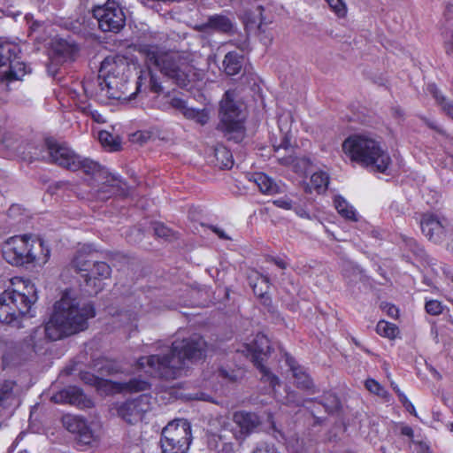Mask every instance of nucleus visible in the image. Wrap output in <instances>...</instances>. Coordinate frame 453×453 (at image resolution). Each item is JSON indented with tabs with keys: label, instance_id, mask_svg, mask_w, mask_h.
Returning <instances> with one entry per match:
<instances>
[{
	"label": "nucleus",
	"instance_id": "1",
	"mask_svg": "<svg viewBox=\"0 0 453 453\" xmlns=\"http://www.w3.org/2000/svg\"><path fill=\"white\" fill-rule=\"evenodd\" d=\"M95 315V308L90 303L72 297L65 291L61 299L55 303L49 321L44 326L34 328L24 339V344L36 353L42 351L50 342L87 329L88 320Z\"/></svg>",
	"mask_w": 453,
	"mask_h": 453
},
{
	"label": "nucleus",
	"instance_id": "2",
	"mask_svg": "<svg viewBox=\"0 0 453 453\" xmlns=\"http://www.w3.org/2000/svg\"><path fill=\"white\" fill-rule=\"evenodd\" d=\"M207 343L199 334H192L173 342L167 354L140 357L136 365L139 370L155 377L172 380L178 376L186 361L196 362L205 357Z\"/></svg>",
	"mask_w": 453,
	"mask_h": 453
},
{
	"label": "nucleus",
	"instance_id": "3",
	"mask_svg": "<svg viewBox=\"0 0 453 453\" xmlns=\"http://www.w3.org/2000/svg\"><path fill=\"white\" fill-rule=\"evenodd\" d=\"M45 143L49 162L71 171L81 170L85 174L90 175L98 184L97 196L99 199H108L120 191L123 183L120 178L111 174L97 162L88 158H81L70 148L52 139H47Z\"/></svg>",
	"mask_w": 453,
	"mask_h": 453
},
{
	"label": "nucleus",
	"instance_id": "4",
	"mask_svg": "<svg viewBox=\"0 0 453 453\" xmlns=\"http://www.w3.org/2000/svg\"><path fill=\"white\" fill-rule=\"evenodd\" d=\"M342 150L351 161L380 173H386L391 164L381 142L370 134L349 136L342 143Z\"/></svg>",
	"mask_w": 453,
	"mask_h": 453
},
{
	"label": "nucleus",
	"instance_id": "5",
	"mask_svg": "<svg viewBox=\"0 0 453 453\" xmlns=\"http://www.w3.org/2000/svg\"><path fill=\"white\" fill-rule=\"evenodd\" d=\"M141 51L149 67L158 70L180 88L188 85L192 67L183 53L165 50L157 45H145Z\"/></svg>",
	"mask_w": 453,
	"mask_h": 453
},
{
	"label": "nucleus",
	"instance_id": "6",
	"mask_svg": "<svg viewBox=\"0 0 453 453\" xmlns=\"http://www.w3.org/2000/svg\"><path fill=\"white\" fill-rule=\"evenodd\" d=\"M94 254L78 251L72 261V265L84 278L88 292L96 295L103 289L102 281L110 277L111 269L105 262L96 261Z\"/></svg>",
	"mask_w": 453,
	"mask_h": 453
},
{
	"label": "nucleus",
	"instance_id": "7",
	"mask_svg": "<svg viewBox=\"0 0 453 453\" xmlns=\"http://www.w3.org/2000/svg\"><path fill=\"white\" fill-rule=\"evenodd\" d=\"M219 117V129L224 133L226 139L236 143L242 142L245 136L244 117L231 91H226L220 102Z\"/></svg>",
	"mask_w": 453,
	"mask_h": 453
},
{
	"label": "nucleus",
	"instance_id": "8",
	"mask_svg": "<svg viewBox=\"0 0 453 453\" xmlns=\"http://www.w3.org/2000/svg\"><path fill=\"white\" fill-rule=\"evenodd\" d=\"M192 441L191 426L187 419H175L163 429L160 445L163 453H187Z\"/></svg>",
	"mask_w": 453,
	"mask_h": 453
},
{
	"label": "nucleus",
	"instance_id": "9",
	"mask_svg": "<svg viewBox=\"0 0 453 453\" xmlns=\"http://www.w3.org/2000/svg\"><path fill=\"white\" fill-rule=\"evenodd\" d=\"M242 351L244 352V350ZM245 351L247 352V357L259 371L260 380L263 382L268 383L273 389L279 386V378L265 365L272 351L268 337L264 334H257L251 343L245 345Z\"/></svg>",
	"mask_w": 453,
	"mask_h": 453
},
{
	"label": "nucleus",
	"instance_id": "10",
	"mask_svg": "<svg viewBox=\"0 0 453 453\" xmlns=\"http://www.w3.org/2000/svg\"><path fill=\"white\" fill-rule=\"evenodd\" d=\"M4 293L11 297L8 302L18 320L19 317L29 314L37 300L36 288L30 280L15 279Z\"/></svg>",
	"mask_w": 453,
	"mask_h": 453
},
{
	"label": "nucleus",
	"instance_id": "11",
	"mask_svg": "<svg viewBox=\"0 0 453 453\" xmlns=\"http://www.w3.org/2000/svg\"><path fill=\"white\" fill-rule=\"evenodd\" d=\"M19 53L18 44L11 42L0 43V66L8 65V69L1 74L2 80L19 81L29 72L26 64L18 60Z\"/></svg>",
	"mask_w": 453,
	"mask_h": 453
},
{
	"label": "nucleus",
	"instance_id": "12",
	"mask_svg": "<svg viewBox=\"0 0 453 453\" xmlns=\"http://www.w3.org/2000/svg\"><path fill=\"white\" fill-rule=\"evenodd\" d=\"M93 16L103 32L119 33L126 24L122 8L114 0H107L93 9Z\"/></svg>",
	"mask_w": 453,
	"mask_h": 453
},
{
	"label": "nucleus",
	"instance_id": "13",
	"mask_svg": "<svg viewBox=\"0 0 453 453\" xmlns=\"http://www.w3.org/2000/svg\"><path fill=\"white\" fill-rule=\"evenodd\" d=\"M30 241L31 236L27 234L9 238L2 248L4 259L13 265L27 264V257L31 256L28 250Z\"/></svg>",
	"mask_w": 453,
	"mask_h": 453
},
{
	"label": "nucleus",
	"instance_id": "14",
	"mask_svg": "<svg viewBox=\"0 0 453 453\" xmlns=\"http://www.w3.org/2000/svg\"><path fill=\"white\" fill-rule=\"evenodd\" d=\"M153 406V398L150 395L142 394L136 398L129 399L118 408L119 415L127 423L134 424L141 421L145 413Z\"/></svg>",
	"mask_w": 453,
	"mask_h": 453
},
{
	"label": "nucleus",
	"instance_id": "15",
	"mask_svg": "<svg viewBox=\"0 0 453 453\" xmlns=\"http://www.w3.org/2000/svg\"><path fill=\"white\" fill-rule=\"evenodd\" d=\"M63 424L70 433L76 434L78 445L91 446L96 442V435L83 418L66 415L63 418Z\"/></svg>",
	"mask_w": 453,
	"mask_h": 453
},
{
	"label": "nucleus",
	"instance_id": "16",
	"mask_svg": "<svg viewBox=\"0 0 453 453\" xmlns=\"http://www.w3.org/2000/svg\"><path fill=\"white\" fill-rule=\"evenodd\" d=\"M447 226V220L434 214H424L420 220L422 233L434 242H441L443 240Z\"/></svg>",
	"mask_w": 453,
	"mask_h": 453
},
{
	"label": "nucleus",
	"instance_id": "17",
	"mask_svg": "<svg viewBox=\"0 0 453 453\" xmlns=\"http://www.w3.org/2000/svg\"><path fill=\"white\" fill-rule=\"evenodd\" d=\"M56 403H70L81 409H89L94 406L92 400L77 387H69L51 397Z\"/></svg>",
	"mask_w": 453,
	"mask_h": 453
},
{
	"label": "nucleus",
	"instance_id": "18",
	"mask_svg": "<svg viewBox=\"0 0 453 453\" xmlns=\"http://www.w3.org/2000/svg\"><path fill=\"white\" fill-rule=\"evenodd\" d=\"M234 424L239 427L238 434H232L238 440H242L250 434L259 425L258 417L250 412L237 411L233 416Z\"/></svg>",
	"mask_w": 453,
	"mask_h": 453
},
{
	"label": "nucleus",
	"instance_id": "19",
	"mask_svg": "<svg viewBox=\"0 0 453 453\" xmlns=\"http://www.w3.org/2000/svg\"><path fill=\"white\" fill-rule=\"evenodd\" d=\"M229 424L226 421L222 422V429L219 432H211L208 435V446L210 449L219 452L228 453L233 450V443L228 441L229 434H233L227 429Z\"/></svg>",
	"mask_w": 453,
	"mask_h": 453
},
{
	"label": "nucleus",
	"instance_id": "20",
	"mask_svg": "<svg viewBox=\"0 0 453 453\" xmlns=\"http://www.w3.org/2000/svg\"><path fill=\"white\" fill-rule=\"evenodd\" d=\"M84 92L88 96H103L108 98H117L118 96L114 91L109 90L108 77L102 78L98 75L95 78L88 79L83 82Z\"/></svg>",
	"mask_w": 453,
	"mask_h": 453
},
{
	"label": "nucleus",
	"instance_id": "21",
	"mask_svg": "<svg viewBox=\"0 0 453 453\" xmlns=\"http://www.w3.org/2000/svg\"><path fill=\"white\" fill-rule=\"evenodd\" d=\"M195 29L201 33L214 31L226 34L232 31L233 23L227 17L216 14L210 16L206 22L196 25Z\"/></svg>",
	"mask_w": 453,
	"mask_h": 453
},
{
	"label": "nucleus",
	"instance_id": "22",
	"mask_svg": "<svg viewBox=\"0 0 453 453\" xmlns=\"http://www.w3.org/2000/svg\"><path fill=\"white\" fill-rule=\"evenodd\" d=\"M287 363L292 371L293 377L295 378V383L297 388L307 390L312 394L318 392L312 380L303 367L297 365L295 359L292 357H288Z\"/></svg>",
	"mask_w": 453,
	"mask_h": 453
},
{
	"label": "nucleus",
	"instance_id": "23",
	"mask_svg": "<svg viewBox=\"0 0 453 453\" xmlns=\"http://www.w3.org/2000/svg\"><path fill=\"white\" fill-rule=\"evenodd\" d=\"M127 67V59L119 55L106 57L101 63L100 73L109 78L110 75L114 77L124 73Z\"/></svg>",
	"mask_w": 453,
	"mask_h": 453
},
{
	"label": "nucleus",
	"instance_id": "24",
	"mask_svg": "<svg viewBox=\"0 0 453 453\" xmlns=\"http://www.w3.org/2000/svg\"><path fill=\"white\" fill-rule=\"evenodd\" d=\"M249 280L254 294L259 297L265 304H269L271 302L267 296L270 288L269 278L257 272H254L249 276Z\"/></svg>",
	"mask_w": 453,
	"mask_h": 453
},
{
	"label": "nucleus",
	"instance_id": "25",
	"mask_svg": "<svg viewBox=\"0 0 453 453\" xmlns=\"http://www.w3.org/2000/svg\"><path fill=\"white\" fill-rule=\"evenodd\" d=\"M28 250L31 256L27 257V264L36 263L38 265H44L50 256V250L39 238H31Z\"/></svg>",
	"mask_w": 453,
	"mask_h": 453
},
{
	"label": "nucleus",
	"instance_id": "26",
	"mask_svg": "<svg viewBox=\"0 0 453 453\" xmlns=\"http://www.w3.org/2000/svg\"><path fill=\"white\" fill-rule=\"evenodd\" d=\"M281 149H283L286 151L292 152V146H291L290 139L287 135H285L283 137L280 145L274 146L275 153L279 154V152ZM275 157H277V160L280 165H286V166L293 165L295 171L299 172V170L297 169V166L299 165L298 159L296 157H294L292 155V153H289L288 155L282 156V157L275 155Z\"/></svg>",
	"mask_w": 453,
	"mask_h": 453
},
{
	"label": "nucleus",
	"instance_id": "27",
	"mask_svg": "<svg viewBox=\"0 0 453 453\" xmlns=\"http://www.w3.org/2000/svg\"><path fill=\"white\" fill-rule=\"evenodd\" d=\"M10 298L9 296L5 295L4 291L0 293V323L12 324L17 327H20L19 321L17 319L8 302Z\"/></svg>",
	"mask_w": 453,
	"mask_h": 453
},
{
	"label": "nucleus",
	"instance_id": "28",
	"mask_svg": "<svg viewBox=\"0 0 453 453\" xmlns=\"http://www.w3.org/2000/svg\"><path fill=\"white\" fill-rule=\"evenodd\" d=\"M53 50L64 61L71 60L78 52L79 48L73 42L65 39H57L53 44Z\"/></svg>",
	"mask_w": 453,
	"mask_h": 453
},
{
	"label": "nucleus",
	"instance_id": "29",
	"mask_svg": "<svg viewBox=\"0 0 453 453\" xmlns=\"http://www.w3.org/2000/svg\"><path fill=\"white\" fill-rule=\"evenodd\" d=\"M243 65V57L237 52L230 51L226 54L223 60V66L226 74L234 76L238 74Z\"/></svg>",
	"mask_w": 453,
	"mask_h": 453
},
{
	"label": "nucleus",
	"instance_id": "30",
	"mask_svg": "<svg viewBox=\"0 0 453 453\" xmlns=\"http://www.w3.org/2000/svg\"><path fill=\"white\" fill-rule=\"evenodd\" d=\"M427 91L435 99L441 111L453 120V102L447 99L435 84H428Z\"/></svg>",
	"mask_w": 453,
	"mask_h": 453
},
{
	"label": "nucleus",
	"instance_id": "31",
	"mask_svg": "<svg viewBox=\"0 0 453 453\" xmlns=\"http://www.w3.org/2000/svg\"><path fill=\"white\" fill-rule=\"evenodd\" d=\"M254 181L263 194L274 195L280 192L278 184L265 173L255 174Z\"/></svg>",
	"mask_w": 453,
	"mask_h": 453
},
{
	"label": "nucleus",
	"instance_id": "32",
	"mask_svg": "<svg viewBox=\"0 0 453 453\" xmlns=\"http://www.w3.org/2000/svg\"><path fill=\"white\" fill-rule=\"evenodd\" d=\"M334 205L339 214L346 219L352 221L357 220L355 209L342 197H336L334 199Z\"/></svg>",
	"mask_w": 453,
	"mask_h": 453
},
{
	"label": "nucleus",
	"instance_id": "33",
	"mask_svg": "<svg viewBox=\"0 0 453 453\" xmlns=\"http://www.w3.org/2000/svg\"><path fill=\"white\" fill-rule=\"evenodd\" d=\"M329 184V176L326 173L319 171L311 177V187L318 193L325 191Z\"/></svg>",
	"mask_w": 453,
	"mask_h": 453
},
{
	"label": "nucleus",
	"instance_id": "34",
	"mask_svg": "<svg viewBox=\"0 0 453 453\" xmlns=\"http://www.w3.org/2000/svg\"><path fill=\"white\" fill-rule=\"evenodd\" d=\"M98 139L101 144L108 148L111 151H117L120 149V141L119 137H115L108 131H100Z\"/></svg>",
	"mask_w": 453,
	"mask_h": 453
},
{
	"label": "nucleus",
	"instance_id": "35",
	"mask_svg": "<svg viewBox=\"0 0 453 453\" xmlns=\"http://www.w3.org/2000/svg\"><path fill=\"white\" fill-rule=\"evenodd\" d=\"M376 332L383 337L395 339L399 333L398 327L390 322L380 320L376 326Z\"/></svg>",
	"mask_w": 453,
	"mask_h": 453
},
{
	"label": "nucleus",
	"instance_id": "36",
	"mask_svg": "<svg viewBox=\"0 0 453 453\" xmlns=\"http://www.w3.org/2000/svg\"><path fill=\"white\" fill-rule=\"evenodd\" d=\"M182 114L185 118L193 119L201 125L206 124L209 120V115L205 109L198 110L187 106Z\"/></svg>",
	"mask_w": 453,
	"mask_h": 453
},
{
	"label": "nucleus",
	"instance_id": "37",
	"mask_svg": "<svg viewBox=\"0 0 453 453\" xmlns=\"http://www.w3.org/2000/svg\"><path fill=\"white\" fill-rule=\"evenodd\" d=\"M121 388L128 392H140L149 389L150 384L144 380L134 378L123 383Z\"/></svg>",
	"mask_w": 453,
	"mask_h": 453
},
{
	"label": "nucleus",
	"instance_id": "38",
	"mask_svg": "<svg viewBox=\"0 0 453 453\" xmlns=\"http://www.w3.org/2000/svg\"><path fill=\"white\" fill-rule=\"evenodd\" d=\"M215 157L223 167L231 168L233 166V157L231 152L225 147L221 146L215 149Z\"/></svg>",
	"mask_w": 453,
	"mask_h": 453
},
{
	"label": "nucleus",
	"instance_id": "39",
	"mask_svg": "<svg viewBox=\"0 0 453 453\" xmlns=\"http://www.w3.org/2000/svg\"><path fill=\"white\" fill-rule=\"evenodd\" d=\"M365 386L369 392L378 396L382 398H386L388 396L386 389L373 379H367L365 382Z\"/></svg>",
	"mask_w": 453,
	"mask_h": 453
},
{
	"label": "nucleus",
	"instance_id": "40",
	"mask_svg": "<svg viewBox=\"0 0 453 453\" xmlns=\"http://www.w3.org/2000/svg\"><path fill=\"white\" fill-rule=\"evenodd\" d=\"M15 385L12 380H6L0 384V405L12 396Z\"/></svg>",
	"mask_w": 453,
	"mask_h": 453
},
{
	"label": "nucleus",
	"instance_id": "41",
	"mask_svg": "<svg viewBox=\"0 0 453 453\" xmlns=\"http://www.w3.org/2000/svg\"><path fill=\"white\" fill-rule=\"evenodd\" d=\"M330 9L339 17L343 18L347 14V7L342 0H326Z\"/></svg>",
	"mask_w": 453,
	"mask_h": 453
},
{
	"label": "nucleus",
	"instance_id": "42",
	"mask_svg": "<svg viewBox=\"0 0 453 453\" xmlns=\"http://www.w3.org/2000/svg\"><path fill=\"white\" fill-rule=\"evenodd\" d=\"M444 306L442 303L438 300H428L426 302L425 309L426 312L433 316L440 315L444 311Z\"/></svg>",
	"mask_w": 453,
	"mask_h": 453
},
{
	"label": "nucleus",
	"instance_id": "43",
	"mask_svg": "<svg viewBox=\"0 0 453 453\" xmlns=\"http://www.w3.org/2000/svg\"><path fill=\"white\" fill-rule=\"evenodd\" d=\"M154 233L157 236L165 239L173 235V231L162 223H156L154 225Z\"/></svg>",
	"mask_w": 453,
	"mask_h": 453
},
{
	"label": "nucleus",
	"instance_id": "44",
	"mask_svg": "<svg viewBox=\"0 0 453 453\" xmlns=\"http://www.w3.org/2000/svg\"><path fill=\"white\" fill-rule=\"evenodd\" d=\"M391 386L395 392L397 394L400 402L405 406L407 410H409V407H411L414 409V405L408 400L407 396L399 389L397 385H395L394 382L391 383Z\"/></svg>",
	"mask_w": 453,
	"mask_h": 453
},
{
	"label": "nucleus",
	"instance_id": "45",
	"mask_svg": "<svg viewBox=\"0 0 453 453\" xmlns=\"http://www.w3.org/2000/svg\"><path fill=\"white\" fill-rule=\"evenodd\" d=\"M169 105L181 113L184 111L187 107L186 102L179 97H173L170 99Z\"/></svg>",
	"mask_w": 453,
	"mask_h": 453
},
{
	"label": "nucleus",
	"instance_id": "46",
	"mask_svg": "<svg viewBox=\"0 0 453 453\" xmlns=\"http://www.w3.org/2000/svg\"><path fill=\"white\" fill-rule=\"evenodd\" d=\"M150 90L154 93L158 94L163 91V87H162L161 83L159 82L158 79L154 74H150Z\"/></svg>",
	"mask_w": 453,
	"mask_h": 453
},
{
	"label": "nucleus",
	"instance_id": "47",
	"mask_svg": "<svg viewBox=\"0 0 453 453\" xmlns=\"http://www.w3.org/2000/svg\"><path fill=\"white\" fill-rule=\"evenodd\" d=\"M273 204L284 210L292 209V201L288 198H279L273 201Z\"/></svg>",
	"mask_w": 453,
	"mask_h": 453
},
{
	"label": "nucleus",
	"instance_id": "48",
	"mask_svg": "<svg viewBox=\"0 0 453 453\" xmlns=\"http://www.w3.org/2000/svg\"><path fill=\"white\" fill-rule=\"evenodd\" d=\"M445 47L449 54H453V29L445 33Z\"/></svg>",
	"mask_w": 453,
	"mask_h": 453
},
{
	"label": "nucleus",
	"instance_id": "49",
	"mask_svg": "<svg viewBox=\"0 0 453 453\" xmlns=\"http://www.w3.org/2000/svg\"><path fill=\"white\" fill-rule=\"evenodd\" d=\"M381 308L387 312L391 318L398 317V309L391 303H386L381 304Z\"/></svg>",
	"mask_w": 453,
	"mask_h": 453
},
{
	"label": "nucleus",
	"instance_id": "50",
	"mask_svg": "<svg viewBox=\"0 0 453 453\" xmlns=\"http://www.w3.org/2000/svg\"><path fill=\"white\" fill-rule=\"evenodd\" d=\"M119 320L124 324L132 323L136 320V314L133 312L122 311L119 314Z\"/></svg>",
	"mask_w": 453,
	"mask_h": 453
},
{
	"label": "nucleus",
	"instance_id": "51",
	"mask_svg": "<svg viewBox=\"0 0 453 453\" xmlns=\"http://www.w3.org/2000/svg\"><path fill=\"white\" fill-rule=\"evenodd\" d=\"M268 261L273 262L275 265H277L280 269H286L288 266V263L280 257H271Z\"/></svg>",
	"mask_w": 453,
	"mask_h": 453
},
{
	"label": "nucleus",
	"instance_id": "52",
	"mask_svg": "<svg viewBox=\"0 0 453 453\" xmlns=\"http://www.w3.org/2000/svg\"><path fill=\"white\" fill-rule=\"evenodd\" d=\"M211 229L220 239H223V240L230 239V237L227 236L222 229H220L217 226H212Z\"/></svg>",
	"mask_w": 453,
	"mask_h": 453
},
{
	"label": "nucleus",
	"instance_id": "53",
	"mask_svg": "<svg viewBox=\"0 0 453 453\" xmlns=\"http://www.w3.org/2000/svg\"><path fill=\"white\" fill-rule=\"evenodd\" d=\"M90 115L92 119L98 123H104L105 121L104 118L97 111H91Z\"/></svg>",
	"mask_w": 453,
	"mask_h": 453
},
{
	"label": "nucleus",
	"instance_id": "54",
	"mask_svg": "<svg viewBox=\"0 0 453 453\" xmlns=\"http://www.w3.org/2000/svg\"><path fill=\"white\" fill-rule=\"evenodd\" d=\"M401 432H402V434L406 435L408 437H412L413 436V430L410 426H403L402 428Z\"/></svg>",
	"mask_w": 453,
	"mask_h": 453
},
{
	"label": "nucleus",
	"instance_id": "55",
	"mask_svg": "<svg viewBox=\"0 0 453 453\" xmlns=\"http://www.w3.org/2000/svg\"><path fill=\"white\" fill-rule=\"evenodd\" d=\"M296 212L302 218L310 219V215L303 209H296Z\"/></svg>",
	"mask_w": 453,
	"mask_h": 453
},
{
	"label": "nucleus",
	"instance_id": "56",
	"mask_svg": "<svg viewBox=\"0 0 453 453\" xmlns=\"http://www.w3.org/2000/svg\"><path fill=\"white\" fill-rule=\"evenodd\" d=\"M412 242L414 243L416 249L414 250V252L417 253V254H421L423 252V250L416 243L415 241H412Z\"/></svg>",
	"mask_w": 453,
	"mask_h": 453
},
{
	"label": "nucleus",
	"instance_id": "57",
	"mask_svg": "<svg viewBox=\"0 0 453 453\" xmlns=\"http://www.w3.org/2000/svg\"><path fill=\"white\" fill-rule=\"evenodd\" d=\"M219 374L222 377H224V378H228L229 377L227 372L226 370H223V369L219 370Z\"/></svg>",
	"mask_w": 453,
	"mask_h": 453
},
{
	"label": "nucleus",
	"instance_id": "58",
	"mask_svg": "<svg viewBox=\"0 0 453 453\" xmlns=\"http://www.w3.org/2000/svg\"><path fill=\"white\" fill-rule=\"evenodd\" d=\"M332 404H333V407H336L338 405V400L337 398L334 396V395H332Z\"/></svg>",
	"mask_w": 453,
	"mask_h": 453
},
{
	"label": "nucleus",
	"instance_id": "59",
	"mask_svg": "<svg viewBox=\"0 0 453 453\" xmlns=\"http://www.w3.org/2000/svg\"><path fill=\"white\" fill-rule=\"evenodd\" d=\"M300 162H301V163H302V165H307V163H308V161H307L305 158L301 159V160H300Z\"/></svg>",
	"mask_w": 453,
	"mask_h": 453
},
{
	"label": "nucleus",
	"instance_id": "60",
	"mask_svg": "<svg viewBox=\"0 0 453 453\" xmlns=\"http://www.w3.org/2000/svg\"><path fill=\"white\" fill-rule=\"evenodd\" d=\"M447 11L448 12H453V5L447 6Z\"/></svg>",
	"mask_w": 453,
	"mask_h": 453
},
{
	"label": "nucleus",
	"instance_id": "61",
	"mask_svg": "<svg viewBox=\"0 0 453 453\" xmlns=\"http://www.w3.org/2000/svg\"><path fill=\"white\" fill-rule=\"evenodd\" d=\"M109 90H110V91H114V90H113V88H112V86H111V82L110 81H109Z\"/></svg>",
	"mask_w": 453,
	"mask_h": 453
},
{
	"label": "nucleus",
	"instance_id": "62",
	"mask_svg": "<svg viewBox=\"0 0 453 453\" xmlns=\"http://www.w3.org/2000/svg\"><path fill=\"white\" fill-rule=\"evenodd\" d=\"M408 411H410L411 413H414L415 412V408L412 409L411 407H409V410H407Z\"/></svg>",
	"mask_w": 453,
	"mask_h": 453
},
{
	"label": "nucleus",
	"instance_id": "63",
	"mask_svg": "<svg viewBox=\"0 0 453 453\" xmlns=\"http://www.w3.org/2000/svg\"><path fill=\"white\" fill-rule=\"evenodd\" d=\"M449 430H450L451 432H453V423H451V424L449 425Z\"/></svg>",
	"mask_w": 453,
	"mask_h": 453
},
{
	"label": "nucleus",
	"instance_id": "64",
	"mask_svg": "<svg viewBox=\"0 0 453 453\" xmlns=\"http://www.w3.org/2000/svg\"><path fill=\"white\" fill-rule=\"evenodd\" d=\"M450 280L453 282V274L450 276Z\"/></svg>",
	"mask_w": 453,
	"mask_h": 453
}]
</instances>
